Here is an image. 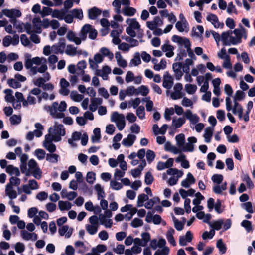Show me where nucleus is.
Here are the masks:
<instances>
[{
    "label": "nucleus",
    "instance_id": "nucleus-52",
    "mask_svg": "<svg viewBox=\"0 0 255 255\" xmlns=\"http://www.w3.org/2000/svg\"><path fill=\"white\" fill-rule=\"evenodd\" d=\"M35 127L36 128L33 132L34 135L36 137H40L42 135V130L44 129L43 126L39 123L35 124Z\"/></svg>",
    "mask_w": 255,
    "mask_h": 255
},
{
    "label": "nucleus",
    "instance_id": "nucleus-6",
    "mask_svg": "<svg viewBox=\"0 0 255 255\" xmlns=\"http://www.w3.org/2000/svg\"><path fill=\"white\" fill-rule=\"evenodd\" d=\"M28 168L27 167V170L28 171L29 174L25 175L26 176H29L32 175L37 179L41 178L42 172L34 159H31L28 161Z\"/></svg>",
    "mask_w": 255,
    "mask_h": 255
},
{
    "label": "nucleus",
    "instance_id": "nucleus-35",
    "mask_svg": "<svg viewBox=\"0 0 255 255\" xmlns=\"http://www.w3.org/2000/svg\"><path fill=\"white\" fill-rule=\"evenodd\" d=\"M103 100L100 98H92L91 100V104L89 105V109L92 112L95 111L98 105L102 103Z\"/></svg>",
    "mask_w": 255,
    "mask_h": 255
},
{
    "label": "nucleus",
    "instance_id": "nucleus-34",
    "mask_svg": "<svg viewBox=\"0 0 255 255\" xmlns=\"http://www.w3.org/2000/svg\"><path fill=\"white\" fill-rule=\"evenodd\" d=\"M98 218V221H99L101 225H104L106 228H110L112 226L113 224L112 220L105 217V215H103L102 214H101Z\"/></svg>",
    "mask_w": 255,
    "mask_h": 255
},
{
    "label": "nucleus",
    "instance_id": "nucleus-18",
    "mask_svg": "<svg viewBox=\"0 0 255 255\" xmlns=\"http://www.w3.org/2000/svg\"><path fill=\"white\" fill-rule=\"evenodd\" d=\"M51 76L49 73L47 72L44 74L43 77H40L33 81V84L37 88L43 87L45 82L50 79Z\"/></svg>",
    "mask_w": 255,
    "mask_h": 255
},
{
    "label": "nucleus",
    "instance_id": "nucleus-49",
    "mask_svg": "<svg viewBox=\"0 0 255 255\" xmlns=\"http://www.w3.org/2000/svg\"><path fill=\"white\" fill-rule=\"evenodd\" d=\"M3 92L5 94L4 97V99L5 101L9 103L13 101V100L15 99V97L13 95V91L12 90L10 89H6L3 91Z\"/></svg>",
    "mask_w": 255,
    "mask_h": 255
},
{
    "label": "nucleus",
    "instance_id": "nucleus-8",
    "mask_svg": "<svg viewBox=\"0 0 255 255\" xmlns=\"http://www.w3.org/2000/svg\"><path fill=\"white\" fill-rule=\"evenodd\" d=\"M111 121L114 122L118 129L121 131L122 130L125 126L126 121L125 118L123 114H120L118 112H114L111 116Z\"/></svg>",
    "mask_w": 255,
    "mask_h": 255
},
{
    "label": "nucleus",
    "instance_id": "nucleus-33",
    "mask_svg": "<svg viewBox=\"0 0 255 255\" xmlns=\"http://www.w3.org/2000/svg\"><path fill=\"white\" fill-rule=\"evenodd\" d=\"M172 68L174 72L175 73L176 78L177 80H179L183 75L181 69L182 68V63H175L172 65Z\"/></svg>",
    "mask_w": 255,
    "mask_h": 255
},
{
    "label": "nucleus",
    "instance_id": "nucleus-44",
    "mask_svg": "<svg viewBox=\"0 0 255 255\" xmlns=\"http://www.w3.org/2000/svg\"><path fill=\"white\" fill-rule=\"evenodd\" d=\"M115 58L116 59L118 65L123 68L127 66V62L123 58L122 56L119 52H116L115 53Z\"/></svg>",
    "mask_w": 255,
    "mask_h": 255
},
{
    "label": "nucleus",
    "instance_id": "nucleus-22",
    "mask_svg": "<svg viewBox=\"0 0 255 255\" xmlns=\"http://www.w3.org/2000/svg\"><path fill=\"white\" fill-rule=\"evenodd\" d=\"M188 141L182 147V150L185 152H193L194 149L193 144L197 142V139L195 137H190L188 138Z\"/></svg>",
    "mask_w": 255,
    "mask_h": 255
},
{
    "label": "nucleus",
    "instance_id": "nucleus-23",
    "mask_svg": "<svg viewBox=\"0 0 255 255\" xmlns=\"http://www.w3.org/2000/svg\"><path fill=\"white\" fill-rule=\"evenodd\" d=\"M173 84V79L168 72H165L163 75V86L170 89L172 88Z\"/></svg>",
    "mask_w": 255,
    "mask_h": 255
},
{
    "label": "nucleus",
    "instance_id": "nucleus-16",
    "mask_svg": "<svg viewBox=\"0 0 255 255\" xmlns=\"http://www.w3.org/2000/svg\"><path fill=\"white\" fill-rule=\"evenodd\" d=\"M11 23L13 25L14 27L16 29L18 32H22L23 28H25L26 31L28 34H30L31 33V25L30 24L26 23V24H24L23 23L17 20L11 22Z\"/></svg>",
    "mask_w": 255,
    "mask_h": 255
},
{
    "label": "nucleus",
    "instance_id": "nucleus-30",
    "mask_svg": "<svg viewBox=\"0 0 255 255\" xmlns=\"http://www.w3.org/2000/svg\"><path fill=\"white\" fill-rule=\"evenodd\" d=\"M174 159L172 158H169L165 162L159 161L157 165L158 170L161 171L166 168H169L173 166Z\"/></svg>",
    "mask_w": 255,
    "mask_h": 255
},
{
    "label": "nucleus",
    "instance_id": "nucleus-4",
    "mask_svg": "<svg viewBox=\"0 0 255 255\" xmlns=\"http://www.w3.org/2000/svg\"><path fill=\"white\" fill-rule=\"evenodd\" d=\"M67 108V104L64 101L59 104L57 102H53L51 106L45 105L44 110L49 112L50 114L54 118L57 119L63 118L65 116L63 112Z\"/></svg>",
    "mask_w": 255,
    "mask_h": 255
},
{
    "label": "nucleus",
    "instance_id": "nucleus-56",
    "mask_svg": "<svg viewBox=\"0 0 255 255\" xmlns=\"http://www.w3.org/2000/svg\"><path fill=\"white\" fill-rule=\"evenodd\" d=\"M193 64V61L191 59H186L184 64H182V69L185 73H188L190 71V66Z\"/></svg>",
    "mask_w": 255,
    "mask_h": 255
},
{
    "label": "nucleus",
    "instance_id": "nucleus-62",
    "mask_svg": "<svg viewBox=\"0 0 255 255\" xmlns=\"http://www.w3.org/2000/svg\"><path fill=\"white\" fill-rule=\"evenodd\" d=\"M167 62L165 59H162L159 63H157V65H154L153 69L156 71H160V70H163L166 67Z\"/></svg>",
    "mask_w": 255,
    "mask_h": 255
},
{
    "label": "nucleus",
    "instance_id": "nucleus-48",
    "mask_svg": "<svg viewBox=\"0 0 255 255\" xmlns=\"http://www.w3.org/2000/svg\"><path fill=\"white\" fill-rule=\"evenodd\" d=\"M6 171L7 173L10 175H14L15 176H19L20 175L19 169L12 165L7 166Z\"/></svg>",
    "mask_w": 255,
    "mask_h": 255
},
{
    "label": "nucleus",
    "instance_id": "nucleus-2",
    "mask_svg": "<svg viewBox=\"0 0 255 255\" xmlns=\"http://www.w3.org/2000/svg\"><path fill=\"white\" fill-rule=\"evenodd\" d=\"M29 54L25 55V67L29 69L31 74L35 75L38 72L45 73L47 70V59L44 57H35L31 58Z\"/></svg>",
    "mask_w": 255,
    "mask_h": 255
},
{
    "label": "nucleus",
    "instance_id": "nucleus-11",
    "mask_svg": "<svg viewBox=\"0 0 255 255\" xmlns=\"http://www.w3.org/2000/svg\"><path fill=\"white\" fill-rule=\"evenodd\" d=\"M3 13L4 15L10 19V22L16 20L17 18L20 17L22 15L21 11L15 8L4 9H3Z\"/></svg>",
    "mask_w": 255,
    "mask_h": 255
},
{
    "label": "nucleus",
    "instance_id": "nucleus-38",
    "mask_svg": "<svg viewBox=\"0 0 255 255\" xmlns=\"http://www.w3.org/2000/svg\"><path fill=\"white\" fill-rule=\"evenodd\" d=\"M175 232L174 229L170 228L168 229L166 234V239L168 242L173 246H176V242L173 237Z\"/></svg>",
    "mask_w": 255,
    "mask_h": 255
},
{
    "label": "nucleus",
    "instance_id": "nucleus-28",
    "mask_svg": "<svg viewBox=\"0 0 255 255\" xmlns=\"http://www.w3.org/2000/svg\"><path fill=\"white\" fill-rule=\"evenodd\" d=\"M82 133L80 132L75 131L72 134L71 137L68 139V143L73 147L77 146L76 141H79L81 137Z\"/></svg>",
    "mask_w": 255,
    "mask_h": 255
},
{
    "label": "nucleus",
    "instance_id": "nucleus-50",
    "mask_svg": "<svg viewBox=\"0 0 255 255\" xmlns=\"http://www.w3.org/2000/svg\"><path fill=\"white\" fill-rule=\"evenodd\" d=\"M58 207L61 211L69 210L71 208L72 204L68 201H59Z\"/></svg>",
    "mask_w": 255,
    "mask_h": 255
},
{
    "label": "nucleus",
    "instance_id": "nucleus-27",
    "mask_svg": "<svg viewBox=\"0 0 255 255\" xmlns=\"http://www.w3.org/2000/svg\"><path fill=\"white\" fill-rule=\"evenodd\" d=\"M196 181L195 178L191 173H188L187 174V177L185 179L182 181L181 185L184 188H189L191 184H194Z\"/></svg>",
    "mask_w": 255,
    "mask_h": 255
},
{
    "label": "nucleus",
    "instance_id": "nucleus-7",
    "mask_svg": "<svg viewBox=\"0 0 255 255\" xmlns=\"http://www.w3.org/2000/svg\"><path fill=\"white\" fill-rule=\"evenodd\" d=\"M126 23L128 26L126 28V32L131 37H135L136 35L135 31L139 30L140 25L135 18H128Z\"/></svg>",
    "mask_w": 255,
    "mask_h": 255
},
{
    "label": "nucleus",
    "instance_id": "nucleus-60",
    "mask_svg": "<svg viewBox=\"0 0 255 255\" xmlns=\"http://www.w3.org/2000/svg\"><path fill=\"white\" fill-rule=\"evenodd\" d=\"M197 89L196 85L194 84H187L185 85V90L189 94H193Z\"/></svg>",
    "mask_w": 255,
    "mask_h": 255
},
{
    "label": "nucleus",
    "instance_id": "nucleus-36",
    "mask_svg": "<svg viewBox=\"0 0 255 255\" xmlns=\"http://www.w3.org/2000/svg\"><path fill=\"white\" fill-rule=\"evenodd\" d=\"M162 51L165 53L166 57L170 58L174 55V47L171 45L165 44L161 47Z\"/></svg>",
    "mask_w": 255,
    "mask_h": 255
},
{
    "label": "nucleus",
    "instance_id": "nucleus-41",
    "mask_svg": "<svg viewBox=\"0 0 255 255\" xmlns=\"http://www.w3.org/2000/svg\"><path fill=\"white\" fill-rule=\"evenodd\" d=\"M213 131L214 128L213 127H208L205 128L204 137L205 138V141L206 143L210 142Z\"/></svg>",
    "mask_w": 255,
    "mask_h": 255
},
{
    "label": "nucleus",
    "instance_id": "nucleus-25",
    "mask_svg": "<svg viewBox=\"0 0 255 255\" xmlns=\"http://www.w3.org/2000/svg\"><path fill=\"white\" fill-rule=\"evenodd\" d=\"M225 101H226V109L228 111L232 110L233 113L235 115L238 113L243 111V109L242 107L241 106V105L240 106V107H238L237 108H232L231 100L229 97H227L226 98Z\"/></svg>",
    "mask_w": 255,
    "mask_h": 255
},
{
    "label": "nucleus",
    "instance_id": "nucleus-24",
    "mask_svg": "<svg viewBox=\"0 0 255 255\" xmlns=\"http://www.w3.org/2000/svg\"><path fill=\"white\" fill-rule=\"evenodd\" d=\"M21 236L22 238L25 241H35L38 239V235L34 232H29L25 230H23L21 232Z\"/></svg>",
    "mask_w": 255,
    "mask_h": 255
},
{
    "label": "nucleus",
    "instance_id": "nucleus-21",
    "mask_svg": "<svg viewBox=\"0 0 255 255\" xmlns=\"http://www.w3.org/2000/svg\"><path fill=\"white\" fill-rule=\"evenodd\" d=\"M193 239V234L190 231H188L186 233L185 236H181L179 237V243L181 246H185L188 243L192 241Z\"/></svg>",
    "mask_w": 255,
    "mask_h": 255
},
{
    "label": "nucleus",
    "instance_id": "nucleus-31",
    "mask_svg": "<svg viewBox=\"0 0 255 255\" xmlns=\"http://www.w3.org/2000/svg\"><path fill=\"white\" fill-rule=\"evenodd\" d=\"M136 139V136L135 135L129 134L127 137L122 140V143L125 147H130L133 144Z\"/></svg>",
    "mask_w": 255,
    "mask_h": 255
},
{
    "label": "nucleus",
    "instance_id": "nucleus-32",
    "mask_svg": "<svg viewBox=\"0 0 255 255\" xmlns=\"http://www.w3.org/2000/svg\"><path fill=\"white\" fill-rule=\"evenodd\" d=\"M5 194L11 200L15 199L17 196V192L14 189L13 186L8 184L5 187Z\"/></svg>",
    "mask_w": 255,
    "mask_h": 255
},
{
    "label": "nucleus",
    "instance_id": "nucleus-43",
    "mask_svg": "<svg viewBox=\"0 0 255 255\" xmlns=\"http://www.w3.org/2000/svg\"><path fill=\"white\" fill-rule=\"evenodd\" d=\"M141 63L140 54L139 52H136L134 53L133 58L130 60L129 66H137L140 64Z\"/></svg>",
    "mask_w": 255,
    "mask_h": 255
},
{
    "label": "nucleus",
    "instance_id": "nucleus-57",
    "mask_svg": "<svg viewBox=\"0 0 255 255\" xmlns=\"http://www.w3.org/2000/svg\"><path fill=\"white\" fill-rule=\"evenodd\" d=\"M107 249V246L103 244H99L97 245L95 248H93L91 249V251L94 252L97 255H100V253H103L105 252Z\"/></svg>",
    "mask_w": 255,
    "mask_h": 255
},
{
    "label": "nucleus",
    "instance_id": "nucleus-26",
    "mask_svg": "<svg viewBox=\"0 0 255 255\" xmlns=\"http://www.w3.org/2000/svg\"><path fill=\"white\" fill-rule=\"evenodd\" d=\"M207 20L210 22L216 28H221L224 27V23H220L218 20L217 16L213 14H210L207 17Z\"/></svg>",
    "mask_w": 255,
    "mask_h": 255
},
{
    "label": "nucleus",
    "instance_id": "nucleus-15",
    "mask_svg": "<svg viewBox=\"0 0 255 255\" xmlns=\"http://www.w3.org/2000/svg\"><path fill=\"white\" fill-rule=\"evenodd\" d=\"M163 20L159 16H155L153 20L146 22L147 27L151 30L161 27L163 25Z\"/></svg>",
    "mask_w": 255,
    "mask_h": 255
},
{
    "label": "nucleus",
    "instance_id": "nucleus-19",
    "mask_svg": "<svg viewBox=\"0 0 255 255\" xmlns=\"http://www.w3.org/2000/svg\"><path fill=\"white\" fill-rule=\"evenodd\" d=\"M60 88L59 90V93L63 96H67L70 93V90L68 89L70 84L65 79L62 78L60 82Z\"/></svg>",
    "mask_w": 255,
    "mask_h": 255
},
{
    "label": "nucleus",
    "instance_id": "nucleus-37",
    "mask_svg": "<svg viewBox=\"0 0 255 255\" xmlns=\"http://www.w3.org/2000/svg\"><path fill=\"white\" fill-rule=\"evenodd\" d=\"M88 17L90 19H95L101 14V11L98 8L94 7L88 10Z\"/></svg>",
    "mask_w": 255,
    "mask_h": 255
},
{
    "label": "nucleus",
    "instance_id": "nucleus-17",
    "mask_svg": "<svg viewBox=\"0 0 255 255\" xmlns=\"http://www.w3.org/2000/svg\"><path fill=\"white\" fill-rule=\"evenodd\" d=\"M172 40L174 42L178 43L181 46H184L186 49L191 47L190 42L186 38L174 35L172 37Z\"/></svg>",
    "mask_w": 255,
    "mask_h": 255
},
{
    "label": "nucleus",
    "instance_id": "nucleus-14",
    "mask_svg": "<svg viewBox=\"0 0 255 255\" xmlns=\"http://www.w3.org/2000/svg\"><path fill=\"white\" fill-rule=\"evenodd\" d=\"M65 47V40L63 38H61L57 43L52 46V53L56 54H63L64 52Z\"/></svg>",
    "mask_w": 255,
    "mask_h": 255
},
{
    "label": "nucleus",
    "instance_id": "nucleus-5",
    "mask_svg": "<svg viewBox=\"0 0 255 255\" xmlns=\"http://www.w3.org/2000/svg\"><path fill=\"white\" fill-rule=\"evenodd\" d=\"M49 133L51 137L54 139L55 142L60 141L61 137L66 134V131L64 126L61 124H55L53 128H49L48 130Z\"/></svg>",
    "mask_w": 255,
    "mask_h": 255
},
{
    "label": "nucleus",
    "instance_id": "nucleus-12",
    "mask_svg": "<svg viewBox=\"0 0 255 255\" xmlns=\"http://www.w3.org/2000/svg\"><path fill=\"white\" fill-rule=\"evenodd\" d=\"M54 139L50 134H46L43 141V147L50 153H54L56 150V145L53 143Z\"/></svg>",
    "mask_w": 255,
    "mask_h": 255
},
{
    "label": "nucleus",
    "instance_id": "nucleus-59",
    "mask_svg": "<svg viewBox=\"0 0 255 255\" xmlns=\"http://www.w3.org/2000/svg\"><path fill=\"white\" fill-rule=\"evenodd\" d=\"M94 189L97 193L98 199L103 198L105 197V192L103 187L99 184H97L94 186Z\"/></svg>",
    "mask_w": 255,
    "mask_h": 255
},
{
    "label": "nucleus",
    "instance_id": "nucleus-20",
    "mask_svg": "<svg viewBox=\"0 0 255 255\" xmlns=\"http://www.w3.org/2000/svg\"><path fill=\"white\" fill-rule=\"evenodd\" d=\"M20 165V168L22 173L25 175H29L28 171L27 170V161L28 156L26 154L23 153L19 156Z\"/></svg>",
    "mask_w": 255,
    "mask_h": 255
},
{
    "label": "nucleus",
    "instance_id": "nucleus-54",
    "mask_svg": "<svg viewBox=\"0 0 255 255\" xmlns=\"http://www.w3.org/2000/svg\"><path fill=\"white\" fill-rule=\"evenodd\" d=\"M167 174L173 176H178V177H181L183 175V172L182 170L170 167L167 170Z\"/></svg>",
    "mask_w": 255,
    "mask_h": 255
},
{
    "label": "nucleus",
    "instance_id": "nucleus-9",
    "mask_svg": "<svg viewBox=\"0 0 255 255\" xmlns=\"http://www.w3.org/2000/svg\"><path fill=\"white\" fill-rule=\"evenodd\" d=\"M41 93V90L38 88L31 89L26 99L23 101V106L27 107L28 105H34L36 103V98L34 96H38Z\"/></svg>",
    "mask_w": 255,
    "mask_h": 255
},
{
    "label": "nucleus",
    "instance_id": "nucleus-29",
    "mask_svg": "<svg viewBox=\"0 0 255 255\" xmlns=\"http://www.w3.org/2000/svg\"><path fill=\"white\" fill-rule=\"evenodd\" d=\"M184 114L192 124H197L199 121V117L196 114H193L190 110H187Z\"/></svg>",
    "mask_w": 255,
    "mask_h": 255
},
{
    "label": "nucleus",
    "instance_id": "nucleus-58",
    "mask_svg": "<svg viewBox=\"0 0 255 255\" xmlns=\"http://www.w3.org/2000/svg\"><path fill=\"white\" fill-rule=\"evenodd\" d=\"M7 84L10 87L14 89H17L21 87V84L15 78L8 79Z\"/></svg>",
    "mask_w": 255,
    "mask_h": 255
},
{
    "label": "nucleus",
    "instance_id": "nucleus-45",
    "mask_svg": "<svg viewBox=\"0 0 255 255\" xmlns=\"http://www.w3.org/2000/svg\"><path fill=\"white\" fill-rule=\"evenodd\" d=\"M136 12V9L130 6L123 7V8L122 10V13L124 15L127 16H132L135 15Z\"/></svg>",
    "mask_w": 255,
    "mask_h": 255
},
{
    "label": "nucleus",
    "instance_id": "nucleus-61",
    "mask_svg": "<svg viewBox=\"0 0 255 255\" xmlns=\"http://www.w3.org/2000/svg\"><path fill=\"white\" fill-rule=\"evenodd\" d=\"M94 135L92 137V141L93 142H99L101 138L100 129L99 128H96L93 131Z\"/></svg>",
    "mask_w": 255,
    "mask_h": 255
},
{
    "label": "nucleus",
    "instance_id": "nucleus-53",
    "mask_svg": "<svg viewBox=\"0 0 255 255\" xmlns=\"http://www.w3.org/2000/svg\"><path fill=\"white\" fill-rule=\"evenodd\" d=\"M59 159V156L57 154L52 153L46 154V159L47 161L52 163H56Z\"/></svg>",
    "mask_w": 255,
    "mask_h": 255
},
{
    "label": "nucleus",
    "instance_id": "nucleus-42",
    "mask_svg": "<svg viewBox=\"0 0 255 255\" xmlns=\"http://www.w3.org/2000/svg\"><path fill=\"white\" fill-rule=\"evenodd\" d=\"M32 23L34 27V32L40 33L41 32L42 21L40 18H34L32 20Z\"/></svg>",
    "mask_w": 255,
    "mask_h": 255
},
{
    "label": "nucleus",
    "instance_id": "nucleus-3",
    "mask_svg": "<svg viewBox=\"0 0 255 255\" xmlns=\"http://www.w3.org/2000/svg\"><path fill=\"white\" fill-rule=\"evenodd\" d=\"M87 34H89V38L95 39L97 35V31L89 24L84 25L81 29L78 36L75 33L72 31H69L66 35L67 39L72 42L78 45L81 43L82 41H84L87 38Z\"/></svg>",
    "mask_w": 255,
    "mask_h": 255
},
{
    "label": "nucleus",
    "instance_id": "nucleus-63",
    "mask_svg": "<svg viewBox=\"0 0 255 255\" xmlns=\"http://www.w3.org/2000/svg\"><path fill=\"white\" fill-rule=\"evenodd\" d=\"M173 221L175 228L177 231H180L183 230L184 227V223L179 221L174 216L172 217Z\"/></svg>",
    "mask_w": 255,
    "mask_h": 255
},
{
    "label": "nucleus",
    "instance_id": "nucleus-13",
    "mask_svg": "<svg viewBox=\"0 0 255 255\" xmlns=\"http://www.w3.org/2000/svg\"><path fill=\"white\" fill-rule=\"evenodd\" d=\"M38 188V183L34 179L29 180L28 184L23 185L22 186L23 192L28 195H30L32 193L31 190H37Z\"/></svg>",
    "mask_w": 255,
    "mask_h": 255
},
{
    "label": "nucleus",
    "instance_id": "nucleus-51",
    "mask_svg": "<svg viewBox=\"0 0 255 255\" xmlns=\"http://www.w3.org/2000/svg\"><path fill=\"white\" fill-rule=\"evenodd\" d=\"M223 224L224 220L219 219L218 220L213 221L211 223H209V226L213 228L212 230L218 231L221 229Z\"/></svg>",
    "mask_w": 255,
    "mask_h": 255
},
{
    "label": "nucleus",
    "instance_id": "nucleus-64",
    "mask_svg": "<svg viewBox=\"0 0 255 255\" xmlns=\"http://www.w3.org/2000/svg\"><path fill=\"white\" fill-rule=\"evenodd\" d=\"M176 141L177 142V145L179 147L181 148L185 144V136L183 134H180L177 135L176 137Z\"/></svg>",
    "mask_w": 255,
    "mask_h": 255
},
{
    "label": "nucleus",
    "instance_id": "nucleus-39",
    "mask_svg": "<svg viewBox=\"0 0 255 255\" xmlns=\"http://www.w3.org/2000/svg\"><path fill=\"white\" fill-rule=\"evenodd\" d=\"M227 189V183L224 182L222 184H216L213 187V192L217 194H223V191Z\"/></svg>",
    "mask_w": 255,
    "mask_h": 255
},
{
    "label": "nucleus",
    "instance_id": "nucleus-55",
    "mask_svg": "<svg viewBox=\"0 0 255 255\" xmlns=\"http://www.w3.org/2000/svg\"><path fill=\"white\" fill-rule=\"evenodd\" d=\"M165 150L177 154L181 152L180 150L177 147L171 145L170 143L167 142L165 145Z\"/></svg>",
    "mask_w": 255,
    "mask_h": 255
},
{
    "label": "nucleus",
    "instance_id": "nucleus-40",
    "mask_svg": "<svg viewBox=\"0 0 255 255\" xmlns=\"http://www.w3.org/2000/svg\"><path fill=\"white\" fill-rule=\"evenodd\" d=\"M186 122L185 118L180 117L177 119L173 118L172 122V127L174 128H180Z\"/></svg>",
    "mask_w": 255,
    "mask_h": 255
},
{
    "label": "nucleus",
    "instance_id": "nucleus-10",
    "mask_svg": "<svg viewBox=\"0 0 255 255\" xmlns=\"http://www.w3.org/2000/svg\"><path fill=\"white\" fill-rule=\"evenodd\" d=\"M89 221L90 224L86 225V229L89 234L94 235L97 232L99 226L98 218L95 215L92 216L89 218Z\"/></svg>",
    "mask_w": 255,
    "mask_h": 255
},
{
    "label": "nucleus",
    "instance_id": "nucleus-1",
    "mask_svg": "<svg viewBox=\"0 0 255 255\" xmlns=\"http://www.w3.org/2000/svg\"><path fill=\"white\" fill-rule=\"evenodd\" d=\"M247 38V31L241 25L239 28L233 31L223 32L221 34V39L224 45H236L242 42V39Z\"/></svg>",
    "mask_w": 255,
    "mask_h": 255
},
{
    "label": "nucleus",
    "instance_id": "nucleus-46",
    "mask_svg": "<svg viewBox=\"0 0 255 255\" xmlns=\"http://www.w3.org/2000/svg\"><path fill=\"white\" fill-rule=\"evenodd\" d=\"M69 227L67 225L61 226L59 228L58 232L60 236H65V237L69 238L72 234V232L68 231Z\"/></svg>",
    "mask_w": 255,
    "mask_h": 255
},
{
    "label": "nucleus",
    "instance_id": "nucleus-47",
    "mask_svg": "<svg viewBox=\"0 0 255 255\" xmlns=\"http://www.w3.org/2000/svg\"><path fill=\"white\" fill-rule=\"evenodd\" d=\"M77 47L71 44L67 45L65 47V53L69 56H74L77 54Z\"/></svg>",
    "mask_w": 255,
    "mask_h": 255
}]
</instances>
